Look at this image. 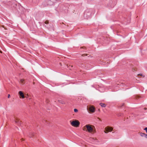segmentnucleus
I'll return each instance as SVG.
<instances>
[{
    "label": "nucleus",
    "mask_w": 147,
    "mask_h": 147,
    "mask_svg": "<svg viewBox=\"0 0 147 147\" xmlns=\"http://www.w3.org/2000/svg\"><path fill=\"white\" fill-rule=\"evenodd\" d=\"M85 127L87 129V131L91 133L93 131V129L91 127V125L89 124L86 125Z\"/></svg>",
    "instance_id": "obj_2"
},
{
    "label": "nucleus",
    "mask_w": 147,
    "mask_h": 147,
    "mask_svg": "<svg viewBox=\"0 0 147 147\" xmlns=\"http://www.w3.org/2000/svg\"><path fill=\"white\" fill-rule=\"evenodd\" d=\"M45 23L46 24H48L49 23V21L48 20H47L45 22Z\"/></svg>",
    "instance_id": "obj_13"
},
{
    "label": "nucleus",
    "mask_w": 147,
    "mask_h": 147,
    "mask_svg": "<svg viewBox=\"0 0 147 147\" xmlns=\"http://www.w3.org/2000/svg\"><path fill=\"white\" fill-rule=\"evenodd\" d=\"M140 134L141 136L143 137L145 136V134L144 133H140Z\"/></svg>",
    "instance_id": "obj_9"
},
{
    "label": "nucleus",
    "mask_w": 147,
    "mask_h": 147,
    "mask_svg": "<svg viewBox=\"0 0 147 147\" xmlns=\"http://www.w3.org/2000/svg\"><path fill=\"white\" fill-rule=\"evenodd\" d=\"M68 64L67 65V67H68Z\"/></svg>",
    "instance_id": "obj_23"
},
{
    "label": "nucleus",
    "mask_w": 147,
    "mask_h": 147,
    "mask_svg": "<svg viewBox=\"0 0 147 147\" xmlns=\"http://www.w3.org/2000/svg\"><path fill=\"white\" fill-rule=\"evenodd\" d=\"M3 28H4V26H3Z\"/></svg>",
    "instance_id": "obj_27"
},
{
    "label": "nucleus",
    "mask_w": 147,
    "mask_h": 147,
    "mask_svg": "<svg viewBox=\"0 0 147 147\" xmlns=\"http://www.w3.org/2000/svg\"><path fill=\"white\" fill-rule=\"evenodd\" d=\"M138 75H140V76H142V74H138Z\"/></svg>",
    "instance_id": "obj_19"
},
{
    "label": "nucleus",
    "mask_w": 147,
    "mask_h": 147,
    "mask_svg": "<svg viewBox=\"0 0 147 147\" xmlns=\"http://www.w3.org/2000/svg\"><path fill=\"white\" fill-rule=\"evenodd\" d=\"M22 140H23V139H22Z\"/></svg>",
    "instance_id": "obj_24"
},
{
    "label": "nucleus",
    "mask_w": 147,
    "mask_h": 147,
    "mask_svg": "<svg viewBox=\"0 0 147 147\" xmlns=\"http://www.w3.org/2000/svg\"><path fill=\"white\" fill-rule=\"evenodd\" d=\"M80 122H79L77 120H75L74 121H73L71 122V125L74 127H78L79 124Z\"/></svg>",
    "instance_id": "obj_1"
},
{
    "label": "nucleus",
    "mask_w": 147,
    "mask_h": 147,
    "mask_svg": "<svg viewBox=\"0 0 147 147\" xmlns=\"http://www.w3.org/2000/svg\"><path fill=\"white\" fill-rule=\"evenodd\" d=\"M10 95L9 94H8V98H10Z\"/></svg>",
    "instance_id": "obj_17"
},
{
    "label": "nucleus",
    "mask_w": 147,
    "mask_h": 147,
    "mask_svg": "<svg viewBox=\"0 0 147 147\" xmlns=\"http://www.w3.org/2000/svg\"><path fill=\"white\" fill-rule=\"evenodd\" d=\"M113 129L112 128L109 127H107L105 128V131L104 132L106 133H108L109 132H111L112 131Z\"/></svg>",
    "instance_id": "obj_4"
},
{
    "label": "nucleus",
    "mask_w": 147,
    "mask_h": 147,
    "mask_svg": "<svg viewBox=\"0 0 147 147\" xmlns=\"http://www.w3.org/2000/svg\"><path fill=\"white\" fill-rule=\"evenodd\" d=\"M87 109L92 113H94L95 111V108L93 106L90 105L89 106H87Z\"/></svg>",
    "instance_id": "obj_3"
},
{
    "label": "nucleus",
    "mask_w": 147,
    "mask_h": 147,
    "mask_svg": "<svg viewBox=\"0 0 147 147\" xmlns=\"http://www.w3.org/2000/svg\"><path fill=\"white\" fill-rule=\"evenodd\" d=\"M0 52L1 53H2V51H0Z\"/></svg>",
    "instance_id": "obj_22"
},
{
    "label": "nucleus",
    "mask_w": 147,
    "mask_h": 147,
    "mask_svg": "<svg viewBox=\"0 0 147 147\" xmlns=\"http://www.w3.org/2000/svg\"><path fill=\"white\" fill-rule=\"evenodd\" d=\"M24 79H21L20 80V82L22 84H24Z\"/></svg>",
    "instance_id": "obj_10"
},
{
    "label": "nucleus",
    "mask_w": 147,
    "mask_h": 147,
    "mask_svg": "<svg viewBox=\"0 0 147 147\" xmlns=\"http://www.w3.org/2000/svg\"><path fill=\"white\" fill-rule=\"evenodd\" d=\"M86 55V54H84L83 55H82V56H85V55Z\"/></svg>",
    "instance_id": "obj_20"
},
{
    "label": "nucleus",
    "mask_w": 147,
    "mask_h": 147,
    "mask_svg": "<svg viewBox=\"0 0 147 147\" xmlns=\"http://www.w3.org/2000/svg\"><path fill=\"white\" fill-rule=\"evenodd\" d=\"M100 105L102 107H105L106 106V105L105 104L102 103H100Z\"/></svg>",
    "instance_id": "obj_8"
},
{
    "label": "nucleus",
    "mask_w": 147,
    "mask_h": 147,
    "mask_svg": "<svg viewBox=\"0 0 147 147\" xmlns=\"http://www.w3.org/2000/svg\"><path fill=\"white\" fill-rule=\"evenodd\" d=\"M74 111L75 112H77L78 111V110L77 109H74Z\"/></svg>",
    "instance_id": "obj_12"
},
{
    "label": "nucleus",
    "mask_w": 147,
    "mask_h": 147,
    "mask_svg": "<svg viewBox=\"0 0 147 147\" xmlns=\"http://www.w3.org/2000/svg\"><path fill=\"white\" fill-rule=\"evenodd\" d=\"M90 15V13H89V15H88V16L89 17Z\"/></svg>",
    "instance_id": "obj_18"
},
{
    "label": "nucleus",
    "mask_w": 147,
    "mask_h": 147,
    "mask_svg": "<svg viewBox=\"0 0 147 147\" xmlns=\"http://www.w3.org/2000/svg\"><path fill=\"white\" fill-rule=\"evenodd\" d=\"M34 84V82H33V84Z\"/></svg>",
    "instance_id": "obj_26"
},
{
    "label": "nucleus",
    "mask_w": 147,
    "mask_h": 147,
    "mask_svg": "<svg viewBox=\"0 0 147 147\" xmlns=\"http://www.w3.org/2000/svg\"><path fill=\"white\" fill-rule=\"evenodd\" d=\"M15 122L16 123H17L18 124V125L20 124V121L18 119H16Z\"/></svg>",
    "instance_id": "obj_6"
},
{
    "label": "nucleus",
    "mask_w": 147,
    "mask_h": 147,
    "mask_svg": "<svg viewBox=\"0 0 147 147\" xmlns=\"http://www.w3.org/2000/svg\"><path fill=\"white\" fill-rule=\"evenodd\" d=\"M144 136L145 138H147V134H145Z\"/></svg>",
    "instance_id": "obj_15"
},
{
    "label": "nucleus",
    "mask_w": 147,
    "mask_h": 147,
    "mask_svg": "<svg viewBox=\"0 0 147 147\" xmlns=\"http://www.w3.org/2000/svg\"><path fill=\"white\" fill-rule=\"evenodd\" d=\"M58 102L62 104H66L65 102L62 100H58Z\"/></svg>",
    "instance_id": "obj_7"
},
{
    "label": "nucleus",
    "mask_w": 147,
    "mask_h": 147,
    "mask_svg": "<svg viewBox=\"0 0 147 147\" xmlns=\"http://www.w3.org/2000/svg\"><path fill=\"white\" fill-rule=\"evenodd\" d=\"M18 94L20 96V97H21L23 98H24L25 97L23 93L22 92V91H20L19 92Z\"/></svg>",
    "instance_id": "obj_5"
},
{
    "label": "nucleus",
    "mask_w": 147,
    "mask_h": 147,
    "mask_svg": "<svg viewBox=\"0 0 147 147\" xmlns=\"http://www.w3.org/2000/svg\"><path fill=\"white\" fill-rule=\"evenodd\" d=\"M144 130L146 131V133H147V127H146L144 129Z\"/></svg>",
    "instance_id": "obj_14"
},
{
    "label": "nucleus",
    "mask_w": 147,
    "mask_h": 147,
    "mask_svg": "<svg viewBox=\"0 0 147 147\" xmlns=\"http://www.w3.org/2000/svg\"><path fill=\"white\" fill-rule=\"evenodd\" d=\"M73 67L72 65H71V67Z\"/></svg>",
    "instance_id": "obj_25"
},
{
    "label": "nucleus",
    "mask_w": 147,
    "mask_h": 147,
    "mask_svg": "<svg viewBox=\"0 0 147 147\" xmlns=\"http://www.w3.org/2000/svg\"><path fill=\"white\" fill-rule=\"evenodd\" d=\"M34 134H32V135L30 136V137H32V136H34Z\"/></svg>",
    "instance_id": "obj_16"
},
{
    "label": "nucleus",
    "mask_w": 147,
    "mask_h": 147,
    "mask_svg": "<svg viewBox=\"0 0 147 147\" xmlns=\"http://www.w3.org/2000/svg\"><path fill=\"white\" fill-rule=\"evenodd\" d=\"M92 139H93V138H90V140H91Z\"/></svg>",
    "instance_id": "obj_21"
},
{
    "label": "nucleus",
    "mask_w": 147,
    "mask_h": 147,
    "mask_svg": "<svg viewBox=\"0 0 147 147\" xmlns=\"http://www.w3.org/2000/svg\"><path fill=\"white\" fill-rule=\"evenodd\" d=\"M86 127H85V126L83 127V130L84 131H87V130L86 129Z\"/></svg>",
    "instance_id": "obj_11"
}]
</instances>
